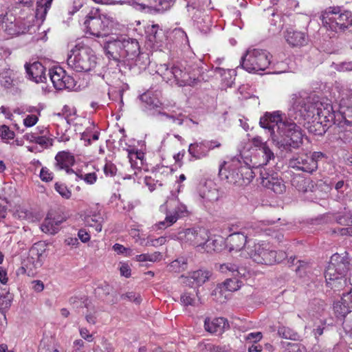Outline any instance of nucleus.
<instances>
[{
  "instance_id": "51",
  "label": "nucleus",
  "mask_w": 352,
  "mask_h": 352,
  "mask_svg": "<svg viewBox=\"0 0 352 352\" xmlns=\"http://www.w3.org/2000/svg\"><path fill=\"white\" fill-rule=\"evenodd\" d=\"M113 250L118 254H124L125 256H131L133 251L129 248H125L120 243H116L113 245Z\"/></svg>"
},
{
  "instance_id": "62",
  "label": "nucleus",
  "mask_w": 352,
  "mask_h": 352,
  "mask_svg": "<svg viewBox=\"0 0 352 352\" xmlns=\"http://www.w3.org/2000/svg\"><path fill=\"white\" fill-rule=\"evenodd\" d=\"M120 274L126 278L131 276V268L128 264L123 263L120 267Z\"/></svg>"
},
{
  "instance_id": "9",
  "label": "nucleus",
  "mask_w": 352,
  "mask_h": 352,
  "mask_svg": "<svg viewBox=\"0 0 352 352\" xmlns=\"http://www.w3.org/2000/svg\"><path fill=\"white\" fill-rule=\"evenodd\" d=\"M307 108V117H311L313 122L325 126L336 124V113L331 104L327 102L311 104Z\"/></svg>"
},
{
  "instance_id": "33",
  "label": "nucleus",
  "mask_w": 352,
  "mask_h": 352,
  "mask_svg": "<svg viewBox=\"0 0 352 352\" xmlns=\"http://www.w3.org/2000/svg\"><path fill=\"white\" fill-rule=\"evenodd\" d=\"M343 302L344 301L341 298L340 300L334 303L333 310L337 318H343L344 320L346 318H349L346 316L352 312V309L349 308V305Z\"/></svg>"
},
{
  "instance_id": "21",
  "label": "nucleus",
  "mask_w": 352,
  "mask_h": 352,
  "mask_svg": "<svg viewBox=\"0 0 352 352\" xmlns=\"http://www.w3.org/2000/svg\"><path fill=\"white\" fill-rule=\"evenodd\" d=\"M54 169L56 171L63 170V168H68L69 166H74L76 163L75 157L73 153L68 151H58L55 157Z\"/></svg>"
},
{
  "instance_id": "64",
  "label": "nucleus",
  "mask_w": 352,
  "mask_h": 352,
  "mask_svg": "<svg viewBox=\"0 0 352 352\" xmlns=\"http://www.w3.org/2000/svg\"><path fill=\"white\" fill-rule=\"evenodd\" d=\"M85 346V342L82 340H76L74 342V352H84L82 349Z\"/></svg>"
},
{
  "instance_id": "18",
  "label": "nucleus",
  "mask_w": 352,
  "mask_h": 352,
  "mask_svg": "<svg viewBox=\"0 0 352 352\" xmlns=\"http://www.w3.org/2000/svg\"><path fill=\"white\" fill-rule=\"evenodd\" d=\"M339 114L341 116L342 126L352 127V93L343 97L339 104Z\"/></svg>"
},
{
  "instance_id": "2",
  "label": "nucleus",
  "mask_w": 352,
  "mask_h": 352,
  "mask_svg": "<svg viewBox=\"0 0 352 352\" xmlns=\"http://www.w3.org/2000/svg\"><path fill=\"white\" fill-rule=\"evenodd\" d=\"M219 176L229 184L243 186L252 181L254 173L247 163L234 157L220 165Z\"/></svg>"
},
{
  "instance_id": "45",
  "label": "nucleus",
  "mask_w": 352,
  "mask_h": 352,
  "mask_svg": "<svg viewBox=\"0 0 352 352\" xmlns=\"http://www.w3.org/2000/svg\"><path fill=\"white\" fill-rule=\"evenodd\" d=\"M161 254L160 252H154L153 254H142L136 256V261L139 262L151 261L155 262L160 260Z\"/></svg>"
},
{
  "instance_id": "6",
  "label": "nucleus",
  "mask_w": 352,
  "mask_h": 352,
  "mask_svg": "<svg viewBox=\"0 0 352 352\" xmlns=\"http://www.w3.org/2000/svg\"><path fill=\"white\" fill-rule=\"evenodd\" d=\"M246 252L254 263L265 265H272L279 263L287 256L285 252H278L270 243L265 241L248 245Z\"/></svg>"
},
{
  "instance_id": "59",
  "label": "nucleus",
  "mask_w": 352,
  "mask_h": 352,
  "mask_svg": "<svg viewBox=\"0 0 352 352\" xmlns=\"http://www.w3.org/2000/svg\"><path fill=\"white\" fill-rule=\"evenodd\" d=\"M79 333L80 336L88 342H91L94 340L93 335L91 334L89 330L85 327L79 328Z\"/></svg>"
},
{
  "instance_id": "56",
  "label": "nucleus",
  "mask_w": 352,
  "mask_h": 352,
  "mask_svg": "<svg viewBox=\"0 0 352 352\" xmlns=\"http://www.w3.org/2000/svg\"><path fill=\"white\" fill-rule=\"evenodd\" d=\"M344 127L346 128V130L339 132V138L344 142H350L352 140V127L349 128V129L345 126Z\"/></svg>"
},
{
  "instance_id": "32",
  "label": "nucleus",
  "mask_w": 352,
  "mask_h": 352,
  "mask_svg": "<svg viewBox=\"0 0 352 352\" xmlns=\"http://www.w3.org/2000/svg\"><path fill=\"white\" fill-rule=\"evenodd\" d=\"M104 219L100 214H93L85 218V223L87 226L95 229L97 232H100L102 229Z\"/></svg>"
},
{
  "instance_id": "46",
  "label": "nucleus",
  "mask_w": 352,
  "mask_h": 352,
  "mask_svg": "<svg viewBox=\"0 0 352 352\" xmlns=\"http://www.w3.org/2000/svg\"><path fill=\"white\" fill-rule=\"evenodd\" d=\"M0 136L3 140H11L15 137V133L13 131L6 125H1L0 126Z\"/></svg>"
},
{
  "instance_id": "58",
  "label": "nucleus",
  "mask_w": 352,
  "mask_h": 352,
  "mask_svg": "<svg viewBox=\"0 0 352 352\" xmlns=\"http://www.w3.org/2000/svg\"><path fill=\"white\" fill-rule=\"evenodd\" d=\"M78 237L82 243H87L90 241V234L84 228L80 229L78 232Z\"/></svg>"
},
{
  "instance_id": "31",
  "label": "nucleus",
  "mask_w": 352,
  "mask_h": 352,
  "mask_svg": "<svg viewBox=\"0 0 352 352\" xmlns=\"http://www.w3.org/2000/svg\"><path fill=\"white\" fill-rule=\"evenodd\" d=\"M223 243V238L220 236H210L206 241L203 249L207 252H217L221 250Z\"/></svg>"
},
{
  "instance_id": "30",
  "label": "nucleus",
  "mask_w": 352,
  "mask_h": 352,
  "mask_svg": "<svg viewBox=\"0 0 352 352\" xmlns=\"http://www.w3.org/2000/svg\"><path fill=\"white\" fill-rule=\"evenodd\" d=\"M45 245L43 242L34 243L31 248L30 252L31 258L35 262L36 267H41L43 263V254L45 252Z\"/></svg>"
},
{
  "instance_id": "13",
  "label": "nucleus",
  "mask_w": 352,
  "mask_h": 352,
  "mask_svg": "<svg viewBox=\"0 0 352 352\" xmlns=\"http://www.w3.org/2000/svg\"><path fill=\"white\" fill-rule=\"evenodd\" d=\"M209 231L204 228H188L178 233V239L184 243L201 247L208 239Z\"/></svg>"
},
{
  "instance_id": "24",
  "label": "nucleus",
  "mask_w": 352,
  "mask_h": 352,
  "mask_svg": "<svg viewBox=\"0 0 352 352\" xmlns=\"http://www.w3.org/2000/svg\"><path fill=\"white\" fill-rule=\"evenodd\" d=\"M188 151L195 160H202L209 155L206 140L190 144Z\"/></svg>"
},
{
  "instance_id": "10",
  "label": "nucleus",
  "mask_w": 352,
  "mask_h": 352,
  "mask_svg": "<svg viewBox=\"0 0 352 352\" xmlns=\"http://www.w3.org/2000/svg\"><path fill=\"white\" fill-rule=\"evenodd\" d=\"M220 271L232 278H228L223 282L222 287L225 290L230 292H234L239 289L242 285V281L239 278L245 277L248 273L245 267H240L233 263H224L220 265Z\"/></svg>"
},
{
  "instance_id": "53",
  "label": "nucleus",
  "mask_w": 352,
  "mask_h": 352,
  "mask_svg": "<svg viewBox=\"0 0 352 352\" xmlns=\"http://www.w3.org/2000/svg\"><path fill=\"white\" fill-rule=\"evenodd\" d=\"M38 121V116L35 114H29L23 119V124L26 127L34 126Z\"/></svg>"
},
{
  "instance_id": "23",
  "label": "nucleus",
  "mask_w": 352,
  "mask_h": 352,
  "mask_svg": "<svg viewBox=\"0 0 352 352\" xmlns=\"http://www.w3.org/2000/svg\"><path fill=\"white\" fill-rule=\"evenodd\" d=\"M329 264L336 267V270L340 272L344 276L351 268L350 259L346 252H344L342 254L338 253L333 254L331 257Z\"/></svg>"
},
{
  "instance_id": "52",
  "label": "nucleus",
  "mask_w": 352,
  "mask_h": 352,
  "mask_svg": "<svg viewBox=\"0 0 352 352\" xmlns=\"http://www.w3.org/2000/svg\"><path fill=\"white\" fill-rule=\"evenodd\" d=\"M122 299H126L129 301L133 302L135 304H140L141 302L140 296L136 295L133 292H126L121 295Z\"/></svg>"
},
{
  "instance_id": "38",
  "label": "nucleus",
  "mask_w": 352,
  "mask_h": 352,
  "mask_svg": "<svg viewBox=\"0 0 352 352\" xmlns=\"http://www.w3.org/2000/svg\"><path fill=\"white\" fill-rule=\"evenodd\" d=\"M162 173H159L158 171L154 173V177L146 176L144 178V184L148 186L150 191H153L155 189L156 186H163V179L161 178L159 179L160 176Z\"/></svg>"
},
{
  "instance_id": "48",
  "label": "nucleus",
  "mask_w": 352,
  "mask_h": 352,
  "mask_svg": "<svg viewBox=\"0 0 352 352\" xmlns=\"http://www.w3.org/2000/svg\"><path fill=\"white\" fill-rule=\"evenodd\" d=\"M133 157H135V159L142 161L144 157V153L138 150L135 151L134 149L128 151V158L129 160L131 165L133 168H135V164L133 163Z\"/></svg>"
},
{
  "instance_id": "22",
  "label": "nucleus",
  "mask_w": 352,
  "mask_h": 352,
  "mask_svg": "<svg viewBox=\"0 0 352 352\" xmlns=\"http://www.w3.org/2000/svg\"><path fill=\"white\" fill-rule=\"evenodd\" d=\"M284 36L287 43L292 47H300L307 43L306 34L292 28L286 30Z\"/></svg>"
},
{
  "instance_id": "27",
  "label": "nucleus",
  "mask_w": 352,
  "mask_h": 352,
  "mask_svg": "<svg viewBox=\"0 0 352 352\" xmlns=\"http://www.w3.org/2000/svg\"><path fill=\"white\" fill-rule=\"evenodd\" d=\"M253 146L261 148L263 157V164L266 165L271 160H274L275 156L273 151L267 145L266 142H263V139L260 136H256L251 140Z\"/></svg>"
},
{
  "instance_id": "50",
  "label": "nucleus",
  "mask_w": 352,
  "mask_h": 352,
  "mask_svg": "<svg viewBox=\"0 0 352 352\" xmlns=\"http://www.w3.org/2000/svg\"><path fill=\"white\" fill-rule=\"evenodd\" d=\"M181 302L184 306L194 305L195 302V296L192 294L184 292L180 298Z\"/></svg>"
},
{
  "instance_id": "12",
  "label": "nucleus",
  "mask_w": 352,
  "mask_h": 352,
  "mask_svg": "<svg viewBox=\"0 0 352 352\" xmlns=\"http://www.w3.org/2000/svg\"><path fill=\"white\" fill-rule=\"evenodd\" d=\"M85 25L87 32L98 38H103L110 34L113 21L105 16L102 17L89 15L85 21Z\"/></svg>"
},
{
  "instance_id": "4",
  "label": "nucleus",
  "mask_w": 352,
  "mask_h": 352,
  "mask_svg": "<svg viewBox=\"0 0 352 352\" xmlns=\"http://www.w3.org/2000/svg\"><path fill=\"white\" fill-rule=\"evenodd\" d=\"M324 26L336 33H344L352 27V12L339 6L329 7L322 12Z\"/></svg>"
},
{
  "instance_id": "40",
  "label": "nucleus",
  "mask_w": 352,
  "mask_h": 352,
  "mask_svg": "<svg viewBox=\"0 0 352 352\" xmlns=\"http://www.w3.org/2000/svg\"><path fill=\"white\" fill-rule=\"evenodd\" d=\"M278 334L280 337L287 340H297L299 338V336L296 331L292 329L285 326L278 327Z\"/></svg>"
},
{
  "instance_id": "63",
  "label": "nucleus",
  "mask_w": 352,
  "mask_h": 352,
  "mask_svg": "<svg viewBox=\"0 0 352 352\" xmlns=\"http://www.w3.org/2000/svg\"><path fill=\"white\" fill-rule=\"evenodd\" d=\"M342 298V300L344 301L343 303L349 305V308L352 309V289L350 290L349 292H347L346 294H343Z\"/></svg>"
},
{
  "instance_id": "26",
  "label": "nucleus",
  "mask_w": 352,
  "mask_h": 352,
  "mask_svg": "<svg viewBox=\"0 0 352 352\" xmlns=\"http://www.w3.org/2000/svg\"><path fill=\"white\" fill-rule=\"evenodd\" d=\"M246 242L247 236L241 232L231 234L228 238V243L230 251H240L245 247Z\"/></svg>"
},
{
  "instance_id": "41",
  "label": "nucleus",
  "mask_w": 352,
  "mask_h": 352,
  "mask_svg": "<svg viewBox=\"0 0 352 352\" xmlns=\"http://www.w3.org/2000/svg\"><path fill=\"white\" fill-rule=\"evenodd\" d=\"M187 268V259L181 257L173 261L170 264V270L174 272L179 273L184 271Z\"/></svg>"
},
{
  "instance_id": "44",
  "label": "nucleus",
  "mask_w": 352,
  "mask_h": 352,
  "mask_svg": "<svg viewBox=\"0 0 352 352\" xmlns=\"http://www.w3.org/2000/svg\"><path fill=\"white\" fill-rule=\"evenodd\" d=\"M54 189L64 199H69L72 197V191L63 183L56 182Z\"/></svg>"
},
{
  "instance_id": "47",
  "label": "nucleus",
  "mask_w": 352,
  "mask_h": 352,
  "mask_svg": "<svg viewBox=\"0 0 352 352\" xmlns=\"http://www.w3.org/2000/svg\"><path fill=\"white\" fill-rule=\"evenodd\" d=\"M284 347L288 352H306L305 347L299 343L285 342Z\"/></svg>"
},
{
  "instance_id": "3",
  "label": "nucleus",
  "mask_w": 352,
  "mask_h": 352,
  "mask_svg": "<svg viewBox=\"0 0 352 352\" xmlns=\"http://www.w3.org/2000/svg\"><path fill=\"white\" fill-rule=\"evenodd\" d=\"M156 72L167 82L175 83L179 87L194 86L199 81L197 74L190 67L173 65L169 67L166 64L157 66Z\"/></svg>"
},
{
  "instance_id": "54",
  "label": "nucleus",
  "mask_w": 352,
  "mask_h": 352,
  "mask_svg": "<svg viewBox=\"0 0 352 352\" xmlns=\"http://www.w3.org/2000/svg\"><path fill=\"white\" fill-rule=\"evenodd\" d=\"M104 173L107 177H113L117 172V168L111 162H107L104 166Z\"/></svg>"
},
{
  "instance_id": "55",
  "label": "nucleus",
  "mask_w": 352,
  "mask_h": 352,
  "mask_svg": "<svg viewBox=\"0 0 352 352\" xmlns=\"http://www.w3.org/2000/svg\"><path fill=\"white\" fill-rule=\"evenodd\" d=\"M54 140L52 138H47L46 136H39L36 140V144L40 146L47 147L48 146H52L53 145Z\"/></svg>"
},
{
  "instance_id": "8",
  "label": "nucleus",
  "mask_w": 352,
  "mask_h": 352,
  "mask_svg": "<svg viewBox=\"0 0 352 352\" xmlns=\"http://www.w3.org/2000/svg\"><path fill=\"white\" fill-rule=\"evenodd\" d=\"M241 64L248 72L264 71L270 64V58L265 50H248L241 58Z\"/></svg>"
},
{
  "instance_id": "7",
  "label": "nucleus",
  "mask_w": 352,
  "mask_h": 352,
  "mask_svg": "<svg viewBox=\"0 0 352 352\" xmlns=\"http://www.w3.org/2000/svg\"><path fill=\"white\" fill-rule=\"evenodd\" d=\"M108 57L118 60L121 57L133 59L140 53L138 41L135 38H124L109 42L106 47Z\"/></svg>"
},
{
  "instance_id": "34",
  "label": "nucleus",
  "mask_w": 352,
  "mask_h": 352,
  "mask_svg": "<svg viewBox=\"0 0 352 352\" xmlns=\"http://www.w3.org/2000/svg\"><path fill=\"white\" fill-rule=\"evenodd\" d=\"M338 223L346 226L339 229L340 234L352 236V215H344L338 219Z\"/></svg>"
},
{
  "instance_id": "11",
  "label": "nucleus",
  "mask_w": 352,
  "mask_h": 352,
  "mask_svg": "<svg viewBox=\"0 0 352 352\" xmlns=\"http://www.w3.org/2000/svg\"><path fill=\"white\" fill-rule=\"evenodd\" d=\"M325 157L322 152L315 151L311 154L302 153L289 160V166L302 172L312 174L318 169V162Z\"/></svg>"
},
{
  "instance_id": "60",
  "label": "nucleus",
  "mask_w": 352,
  "mask_h": 352,
  "mask_svg": "<svg viewBox=\"0 0 352 352\" xmlns=\"http://www.w3.org/2000/svg\"><path fill=\"white\" fill-rule=\"evenodd\" d=\"M263 338L261 332H252L247 335L246 340H253L254 342L260 341Z\"/></svg>"
},
{
  "instance_id": "39",
  "label": "nucleus",
  "mask_w": 352,
  "mask_h": 352,
  "mask_svg": "<svg viewBox=\"0 0 352 352\" xmlns=\"http://www.w3.org/2000/svg\"><path fill=\"white\" fill-rule=\"evenodd\" d=\"M278 173L274 171L273 170H269L265 168H263L261 169L260 171V178H261V183L263 185V186H265L267 184V182H272L276 177H278Z\"/></svg>"
},
{
  "instance_id": "16",
  "label": "nucleus",
  "mask_w": 352,
  "mask_h": 352,
  "mask_svg": "<svg viewBox=\"0 0 352 352\" xmlns=\"http://www.w3.org/2000/svg\"><path fill=\"white\" fill-rule=\"evenodd\" d=\"M1 28L9 36H17L24 33L26 30V25L17 20L12 14H3L1 21Z\"/></svg>"
},
{
  "instance_id": "17",
  "label": "nucleus",
  "mask_w": 352,
  "mask_h": 352,
  "mask_svg": "<svg viewBox=\"0 0 352 352\" xmlns=\"http://www.w3.org/2000/svg\"><path fill=\"white\" fill-rule=\"evenodd\" d=\"M333 265L329 264L324 272V278L329 287L340 290L346 285V278Z\"/></svg>"
},
{
  "instance_id": "61",
  "label": "nucleus",
  "mask_w": 352,
  "mask_h": 352,
  "mask_svg": "<svg viewBox=\"0 0 352 352\" xmlns=\"http://www.w3.org/2000/svg\"><path fill=\"white\" fill-rule=\"evenodd\" d=\"M97 175L96 173H89L85 174L84 181L87 184H94L97 181Z\"/></svg>"
},
{
  "instance_id": "15",
  "label": "nucleus",
  "mask_w": 352,
  "mask_h": 352,
  "mask_svg": "<svg viewBox=\"0 0 352 352\" xmlns=\"http://www.w3.org/2000/svg\"><path fill=\"white\" fill-rule=\"evenodd\" d=\"M49 74L54 87L58 90H74L76 86L74 78L67 75L62 67H54L50 69Z\"/></svg>"
},
{
  "instance_id": "37",
  "label": "nucleus",
  "mask_w": 352,
  "mask_h": 352,
  "mask_svg": "<svg viewBox=\"0 0 352 352\" xmlns=\"http://www.w3.org/2000/svg\"><path fill=\"white\" fill-rule=\"evenodd\" d=\"M162 30H160V26L157 24L148 26L146 30V37L148 40L153 43H158L160 41L159 34H161Z\"/></svg>"
},
{
  "instance_id": "49",
  "label": "nucleus",
  "mask_w": 352,
  "mask_h": 352,
  "mask_svg": "<svg viewBox=\"0 0 352 352\" xmlns=\"http://www.w3.org/2000/svg\"><path fill=\"white\" fill-rule=\"evenodd\" d=\"M39 177L43 182H50L54 179V173L47 167H42Z\"/></svg>"
},
{
  "instance_id": "14",
  "label": "nucleus",
  "mask_w": 352,
  "mask_h": 352,
  "mask_svg": "<svg viewBox=\"0 0 352 352\" xmlns=\"http://www.w3.org/2000/svg\"><path fill=\"white\" fill-rule=\"evenodd\" d=\"M168 206L173 208V210L167 211L164 221H160L156 224L159 229L165 228L172 226L179 218L186 216L188 213L186 206L178 201H173L166 204L165 206H161L160 210H166Z\"/></svg>"
},
{
  "instance_id": "42",
  "label": "nucleus",
  "mask_w": 352,
  "mask_h": 352,
  "mask_svg": "<svg viewBox=\"0 0 352 352\" xmlns=\"http://www.w3.org/2000/svg\"><path fill=\"white\" fill-rule=\"evenodd\" d=\"M292 185L298 191H307V185L306 179L300 175H294L292 179Z\"/></svg>"
},
{
  "instance_id": "28",
  "label": "nucleus",
  "mask_w": 352,
  "mask_h": 352,
  "mask_svg": "<svg viewBox=\"0 0 352 352\" xmlns=\"http://www.w3.org/2000/svg\"><path fill=\"white\" fill-rule=\"evenodd\" d=\"M62 222V220L56 219L54 217H52L51 213H48L41 224V230L45 233L54 234L59 230V226Z\"/></svg>"
},
{
  "instance_id": "35",
  "label": "nucleus",
  "mask_w": 352,
  "mask_h": 352,
  "mask_svg": "<svg viewBox=\"0 0 352 352\" xmlns=\"http://www.w3.org/2000/svg\"><path fill=\"white\" fill-rule=\"evenodd\" d=\"M52 0H41L37 1L35 15L38 19L44 20Z\"/></svg>"
},
{
  "instance_id": "36",
  "label": "nucleus",
  "mask_w": 352,
  "mask_h": 352,
  "mask_svg": "<svg viewBox=\"0 0 352 352\" xmlns=\"http://www.w3.org/2000/svg\"><path fill=\"white\" fill-rule=\"evenodd\" d=\"M267 184L264 186L266 188L270 189L274 191L276 194H282L285 191L286 186L284 184L282 178L276 177L275 179L270 183V182H267Z\"/></svg>"
},
{
  "instance_id": "43",
  "label": "nucleus",
  "mask_w": 352,
  "mask_h": 352,
  "mask_svg": "<svg viewBox=\"0 0 352 352\" xmlns=\"http://www.w3.org/2000/svg\"><path fill=\"white\" fill-rule=\"evenodd\" d=\"M224 292H226L225 290V288L222 287V284H219L215 289L212 292V296H213L214 298V299L220 303H223L226 302L228 297L227 295L224 293Z\"/></svg>"
},
{
  "instance_id": "5",
  "label": "nucleus",
  "mask_w": 352,
  "mask_h": 352,
  "mask_svg": "<svg viewBox=\"0 0 352 352\" xmlns=\"http://www.w3.org/2000/svg\"><path fill=\"white\" fill-rule=\"evenodd\" d=\"M67 63L69 67L77 72H87L96 67V56L89 46L78 43L71 50Z\"/></svg>"
},
{
  "instance_id": "29",
  "label": "nucleus",
  "mask_w": 352,
  "mask_h": 352,
  "mask_svg": "<svg viewBox=\"0 0 352 352\" xmlns=\"http://www.w3.org/2000/svg\"><path fill=\"white\" fill-rule=\"evenodd\" d=\"M210 276L208 271L199 270L190 273L187 276H182V278H186V282L189 284L201 285L209 278Z\"/></svg>"
},
{
  "instance_id": "1",
  "label": "nucleus",
  "mask_w": 352,
  "mask_h": 352,
  "mask_svg": "<svg viewBox=\"0 0 352 352\" xmlns=\"http://www.w3.org/2000/svg\"><path fill=\"white\" fill-rule=\"evenodd\" d=\"M259 124L270 131L276 146L282 151L291 152L303 144L305 135L300 126L294 122L283 120L278 112L266 113L261 118Z\"/></svg>"
},
{
  "instance_id": "20",
  "label": "nucleus",
  "mask_w": 352,
  "mask_h": 352,
  "mask_svg": "<svg viewBox=\"0 0 352 352\" xmlns=\"http://www.w3.org/2000/svg\"><path fill=\"white\" fill-rule=\"evenodd\" d=\"M204 328L210 333L221 334L225 329L229 328L228 320L222 317L210 319L206 318L204 321Z\"/></svg>"
},
{
  "instance_id": "19",
  "label": "nucleus",
  "mask_w": 352,
  "mask_h": 352,
  "mask_svg": "<svg viewBox=\"0 0 352 352\" xmlns=\"http://www.w3.org/2000/svg\"><path fill=\"white\" fill-rule=\"evenodd\" d=\"M25 67L28 78L35 82H42L46 79L45 67L40 62L26 64Z\"/></svg>"
},
{
  "instance_id": "25",
  "label": "nucleus",
  "mask_w": 352,
  "mask_h": 352,
  "mask_svg": "<svg viewBox=\"0 0 352 352\" xmlns=\"http://www.w3.org/2000/svg\"><path fill=\"white\" fill-rule=\"evenodd\" d=\"M161 93L148 90L140 96V100L145 103L146 107L149 109H154L160 107L162 104L160 100Z\"/></svg>"
},
{
  "instance_id": "57",
  "label": "nucleus",
  "mask_w": 352,
  "mask_h": 352,
  "mask_svg": "<svg viewBox=\"0 0 352 352\" xmlns=\"http://www.w3.org/2000/svg\"><path fill=\"white\" fill-rule=\"evenodd\" d=\"M206 144L208 153H210V151L219 148L221 146V143L219 140H206Z\"/></svg>"
}]
</instances>
